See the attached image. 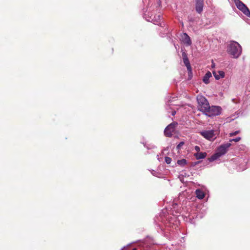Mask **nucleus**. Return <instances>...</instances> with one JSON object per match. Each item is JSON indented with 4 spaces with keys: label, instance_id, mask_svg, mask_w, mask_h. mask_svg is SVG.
Wrapping results in <instances>:
<instances>
[{
    "label": "nucleus",
    "instance_id": "4468645a",
    "mask_svg": "<svg viewBox=\"0 0 250 250\" xmlns=\"http://www.w3.org/2000/svg\"><path fill=\"white\" fill-rule=\"evenodd\" d=\"M195 192L196 197L199 199H202L205 197V194L204 192L200 189H196Z\"/></svg>",
    "mask_w": 250,
    "mask_h": 250
},
{
    "label": "nucleus",
    "instance_id": "f03ea898",
    "mask_svg": "<svg viewBox=\"0 0 250 250\" xmlns=\"http://www.w3.org/2000/svg\"><path fill=\"white\" fill-rule=\"evenodd\" d=\"M227 51L233 58H237L242 53V48L238 42H232L228 46Z\"/></svg>",
    "mask_w": 250,
    "mask_h": 250
},
{
    "label": "nucleus",
    "instance_id": "20e7f679",
    "mask_svg": "<svg viewBox=\"0 0 250 250\" xmlns=\"http://www.w3.org/2000/svg\"><path fill=\"white\" fill-rule=\"evenodd\" d=\"M221 111L222 108L219 106L209 105L204 114L208 117L216 116L220 115Z\"/></svg>",
    "mask_w": 250,
    "mask_h": 250
},
{
    "label": "nucleus",
    "instance_id": "b1692460",
    "mask_svg": "<svg viewBox=\"0 0 250 250\" xmlns=\"http://www.w3.org/2000/svg\"><path fill=\"white\" fill-rule=\"evenodd\" d=\"M170 101V100H168L167 102H169Z\"/></svg>",
    "mask_w": 250,
    "mask_h": 250
},
{
    "label": "nucleus",
    "instance_id": "0eeeda50",
    "mask_svg": "<svg viewBox=\"0 0 250 250\" xmlns=\"http://www.w3.org/2000/svg\"><path fill=\"white\" fill-rule=\"evenodd\" d=\"M182 57L184 63L187 68L188 75L190 76L192 74V69L188 56L185 52H183Z\"/></svg>",
    "mask_w": 250,
    "mask_h": 250
},
{
    "label": "nucleus",
    "instance_id": "6e6552de",
    "mask_svg": "<svg viewBox=\"0 0 250 250\" xmlns=\"http://www.w3.org/2000/svg\"><path fill=\"white\" fill-rule=\"evenodd\" d=\"M200 134L205 138L209 141H211L214 139V133L213 130L203 131L201 132Z\"/></svg>",
    "mask_w": 250,
    "mask_h": 250
},
{
    "label": "nucleus",
    "instance_id": "412c9836",
    "mask_svg": "<svg viewBox=\"0 0 250 250\" xmlns=\"http://www.w3.org/2000/svg\"><path fill=\"white\" fill-rule=\"evenodd\" d=\"M175 114H176V111L173 110L172 111L171 115L172 116H174L175 115Z\"/></svg>",
    "mask_w": 250,
    "mask_h": 250
},
{
    "label": "nucleus",
    "instance_id": "dca6fc26",
    "mask_svg": "<svg viewBox=\"0 0 250 250\" xmlns=\"http://www.w3.org/2000/svg\"><path fill=\"white\" fill-rule=\"evenodd\" d=\"M165 162L167 164H170L171 162V159L169 157H165Z\"/></svg>",
    "mask_w": 250,
    "mask_h": 250
},
{
    "label": "nucleus",
    "instance_id": "5701e85b",
    "mask_svg": "<svg viewBox=\"0 0 250 250\" xmlns=\"http://www.w3.org/2000/svg\"><path fill=\"white\" fill-rule=\"evenodd\" d=\"M198 163H199V162H196V163H195V164H194V165L193 166H195V165H196V164H197Z\"/></svg>",
    "mask_w": 250,
    "mask_h": 250
},
{
    "label": "nucleus",
    "instance_id": "423d86ee",
    "mask_svg": "<svg viewBox=\"0 0 250 250\" xmlns=\"http://www.w3.org/2000/svg\"><path fill=\"white\" fill-rule=\"evenodd\" d=\"M177 123L173 122L168 125L165 129L164 134L166 136L170 137L172 135V133L175 130V126L177 125Z\"/></svg>",
    "mask_w": 250,
    "mask_h": 250
},
{
    "label": "nucleus",
    "instance_id": "aec40b11",
    "mask_svg": "<svg viewBox=\"0 0 250 250\" xmlns=\"http://www.w3.org/2000/svg\"><path fill=\"white\" fill-rule=\"evenodd\" d=\"M194 149L197 152H199L200 151V147L198 146H196L194 147Z\"/></svg>",
    "mask_w": 250,
    "mask_h": 250
},
{
    "label": "nucleus",
    "instance_id": "9b49d317",
    "mask_svg": "<svg viewBox=\"0 0 250 250\" xmlns=\"http://www.w3.org/2000/svg\"><path fill=\"white\" fill-rule=\"evenodd\" d=\"M182 39L183 42L187 45H190L191 44L192 42L190 38L187 33H185L183 34Z\"/></svg>",
    "mask_w": 250,
    "mask_h": 250
},
{
    "label": "nucleus",
    "instance_id": "39448f33",
    "mask_svg": "<svg viewBox=\"0 0 250 250\" xmlns=\"http://www.w3.org/2000/svg\"><path fill=\"white\" fill-rule=\"evenodd\" d=\"M237 8L241 10L247 17H250V11L247 6L240 0H233Z\"/></svg>",
    "mask_w": 250,
    "mask_h": 250
},
{
    "label": "nucleus",
    "instance_id": "2eb2a0df",
    "mask_svg": "<svg viewBox=\"0 0 250 250\" xmlns=\"http://www.w3.org/2000/svg\"><path fill=\"white\" fill-rule=\"evenodd\" d=\"M177 163L179 166L181 167H184L187 164V162L186 159H183L178 160Z\"/></svg>",
    "mask_w": 250,
    "mask_h": 250
},
{
    "label": "nucleus",
    "instance_id": "9d476101",
    "mask_svg": "<svg viewBox=\"0 0 250 250\" xmlns=\"http://www.w3.org/2000/svg\"><path fill=\"white\" fill-rule=\"evenodd\" d=\"M213 74L216 80H219L225 77V73L223 71H213Z\"/></svg>",
    "mask_w": 250,
    "mask_h": 250
},
{
    "label": "nucleus",
    "instance_id": "ddd939ff",
    "mask_svg": "<svg viewBox=\"0 0 250 250\" xmlns=\"http://www.w3.org/2000/svg\"><path fill=\"white\" fill-rule=\"evenodd\" d=\"M211 73L209 71H208L207 73H206L203 79V82L206 84L208 83H209V79L211 77Z\"/></svg>",
    "mask_w": 250,
    "mask_h": 250
},
{
    "label": "nucleus",
    "instance_id": "7ed1b4c3",
    "mask_svg": "<svg viewBox=\"0 0 250 250\" xmlns=\"http://www.w3.org/2000/svg\"><path fill=\"white\" fill-rule=\"evenodd\" d=\"M197 100L198 104V109L205 113L208 106H209L208 101L205 97L202 96H198L197 97Z\"/></svg>",
    "mask_w": 250,
    "mask_h": 250
},
{
    "label": "nucleus",
    "instance_id": "f8f14e48",
    "mask_svg": "<svg viewBox=\"0 0 250 250\" xmlns=\"http://www.w3.org/2000/svg\"><path fill=\"white\" fill-rule=\"evenodd\" d=\"M207 154L206 152H199L196 153H195L194 155L195 157V158H196V159L199 160V159H204L207 156Z\"/></svg>",
    "mask_w": 250,
    "mask_h": 250
},
{
    "label": "nucleus",
    "instance_id": "6ab92c4d",
    "mask_svg": "<svg viewBox=\"0 0 250 250\" xmlns=\"http://www.w3.org/2000/svg\"><path fill=\"white\" fill-rule=\"evenodd\" d=\"M239 133V131H235L234 132L230 133L229 134V136H233L237 135Z\"/></svg>",
    "mask_w": 250,
    "mask_h": 250
},
{
    "label": "nucleus",
    "instance_id": "f257e3e1",
    "mask_svg": "<svg viewBox=\"0 0 250 250\" xmlns=\"http://www.w3.org/2000/svg\"><path fill=\"white\" fill-rule=\"evenodd\" d=\"M231 146L229 143L223 144L217 147L216 152L209 159L210 162L214 161L225 155L228 151L229 148Z\"/></svg>",
    "mask_w": 250,
    "mask_h": 250
},
{
    "label": "nucleus",
    "instance_id": "a211bd4d",
    "mask_svg": "<svg viewBox=\"0 0 250 250\" xmlns=\"http://www.w3.org/2000/svg\"><path fill=\"white\" fill-rule=\"evenodd\" d=\"M184 145V142H181L177 146V149H180L182 146H183Z\"/></svg>",
    "mask_w": 250,
    "mask_h": 250
},
{
    "label": "nucleus",
    "instance_id": "1a4fd4ad",
    "mask_svg": "<svg viewBox=\"0 0 250 250\" xmlns=\"http://www.w3.org/2000/svg\"><path fill=\"white\" fill-rule=\"evenodd\" d=\"M204 1V0H195V10L199 14L201 13L203 11Z\"/></svg>",
    "mask_w": 250,
    "mask_h": 250
},
{
    "label": "nucleus",
    "instance_id": "f3484780",
    "mask_svg": "<svg viewBox=\"0 0 250 250\" xmlns=\"http://www.w3.org/2000/svg\"><path fill=\"white\" fill-rule=\"evenodd\" d=\"M241 137H237V138H236L235 139H230L229 140V142H231L232 141H234L235 142H237L241 140Z\"/></svg>",
    "mask_w": 250,
    "mask_h": 250
},
{
    "label": "nucleus",
    "instance_id": "4be33fe9",
    "mask_svg": "<svg viewBox=\"0 0 250 250\" xmlns=\"http://www.w3.org/2000/svg\"><path fill=\"white\" fill-rule=\"evenodd\" d=\"M157 18H158V20H160L161 18V16L160 15H158L157 16Z\"/></svg>",
    "mask_w": 250,
    "mask_h": 250
}]
</instances>
